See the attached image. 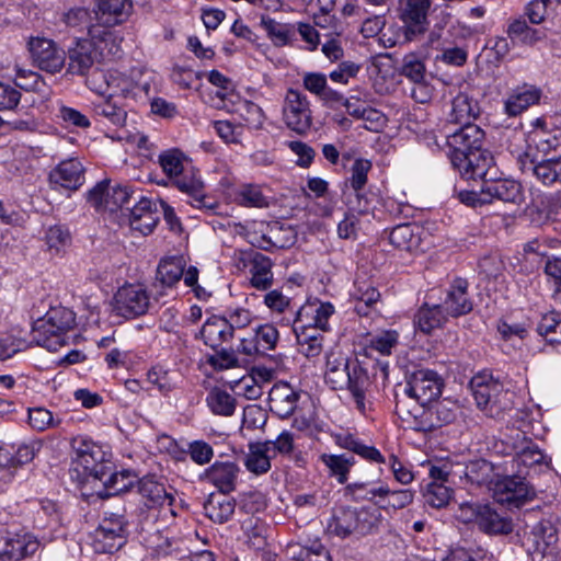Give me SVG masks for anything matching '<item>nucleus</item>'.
<instances>
[{"label": "nucleus", "instance_id": "nucleus-1", "mask_svg": "<svg viewBox=\"0 0 561 561\" xmlns=\"http://www.w3.org/2000/svg\"><path fill=\"white\" fill-rule=\"evenodd\" d=\"M324 380L334 390H347L354 408L367 415L374 407V382L360 363L350 359L341 352L327 355Z\"/></svg>", "mask_w": 561, "mask_h": 561}, {"label": "nucleus", "instance_id": "nucleus-2", "mask_svg": "<svg viewBox=\"0 0 561 561\" xmlns=\"http://www.w3.org/2000/svg\"><path fill=\"white\" fill-rule=\"evenodd\" d=\"M548 142L539 134L528 136L526 148L517 157L523 173L535 175L542 184L551 185L561 182V156L539 161V152H543Z\"/></svg>", "mask_w": 561, "mask_h": 561}, {"label": "nucleus", "instance_id": "nucleus-3", "mask_svg": "<svg viewBox=\"0 0 561 561\" xmlns=\"http://www.w3.org/2000/svg\"><path fill=\"white\" fill-rule=\"evenodd\" d=\"M380 514L369 507H339L328 523V531L339 538L366 536L377 529Z\"/></svg>", "mask_w": 561, "mask_h": 561}, {"label": "nucleus", "instance_id": "nucleus-4", "mask_svg": "<svg viewBox=\"0 0 561 561\" xmlns=\"http://www.w3.org/2000/svg\"><path fill=\"white\" fill-rule=\"evenodd\" d=\"M76 323L75 313L66 307H53L34 324V339L37 344L55 352L66 343V333Z\"/></svg>", "mask_w": 561, "mask_h": 561}, {"label": "nucleus", "instance_id": "nucleus-5", "mask_svg": "<svg viewBox=\"0 0 561 561\" xmlns=\"http://www.w3.org/2000/svg\"><path fill=\"white\" fill-rule=\"evenodd\" d=\"M75 449L72 461L73 470L84 479H104L111 469V461L106 459L105 451L101 446L85 437H75L71 442Z\"/></svg>", "mask_w": 561, "mask_h": 561}, {"label": "nucleus", "instance_id": "nucleus-6", "mask_svg": "<svg viewBox=\"0 0 561 561\" xmlns=\"http://www.w3.org/2000/svg\"><path fill=\"white\" fill-rule=\"evenodd\" d=\"M473 398L479 409L491 417H499L507 409V392L503 385L493 378L491 374L480 373L470 381Z\"/></svg>", "mask_w": 561, "mask_h": 561}, {"label": "nucleus", "instance_id": "nucleus-7", "mask_svg": "<svg viewBox=\"0 0 561 561\" xmlns=\"http://www.w3.org/2000/svg\"><path fill=\"white\" fill-rule=\"evenodd\" d=\"M152 307L151 295L145 284L126 283L113 297V309L117 316L135 319L149 312Z\"/></svg>", "mask_w": 561, "mask_h": 561}, {"label": "nucleus", "instance_id": "nucleus-8", "mask_svg": "<svg viewBox=\"0 0 561 561\" xmlns=\"http://www.w3.org/2000/svg\"><path fill=\"white\" fill-rule=\"evenodd\" d=\"M126 520L123 515L104 517L91 534V547L96 553H113L126 542Z\"/></svg>", "mask_w": 561, "mask_h": 561}, {"label": "nucleus", "instance_id": "nucleus-9", "mask_svg": "<svg viewBox=\"0 0 561 561\" xmlns=\"http://www.w3.org/2000/svg\"><path fill=\"white\" fill-rule=\"evenodd\" d=\"M285 125L298 135H305L312 126V112L308 98L299 90L288 89L283 104Z\"/></svg>", "mask_w": 561, "mask_h": 561}, {"label": "nucleus", "instance_id": "nucleus-10", "mask_svg": "<svg viewBox=\"0 0 561 561\" xmlns=\"http://www.w3.org/2000/svg\"><path fill=\"white\" fill-rule=\"evenodd\" d=\"M443 388V381L437 373L430 369H419L407 380L403 396L414 400L421 408L436 400Z\"/></svg>", "mask_w": 561, "mask_h": 561}, {"label": "nucleus", "instance_id": "nucleus-11", "mask_svg": "<svg viewBox=\"0 0 561 561\" xmlns=\"http://www.w3.org/2000/svg\"><path fill=\"white\" fill-rule=\"evenodd\" d=\"M491 491L497 503L508 507H520L535 495L526 478L520 474L496 478Z\"/></svg>", "mask_w": 561, "mask_h": 561}, {"label": "nucleus", "instance_id": "nucleus-12", "mask_svg": "<svg viewBox=\"0 0 561 561\" xmlns=\"http://www.w3.org/2000/svg\"><path fill=\"white\" fill-rule=\"evenodd\" d=\"M238 267L249 268L250 285L257 290H267L273 285V262L257 251L240 252Z\"/></svg>", "mask_w": 561, "mask_h": 561}, {"label": "nucleus", "instance_id": "nucleus-13", "mask_svg": "<svg viewBox=\"0 0 561 561\" xmlns=\"http://www.w3.org/2000/svg\"><path fill=\"white\" fill-rule=\"evenodd\" d=\"M33 62L49 73L59 72L65 66V51L56 43L45 37H34L28 42Z\"/></svg>", "mask_w": 561, "mask_h": 561}, {"label": "nucleus", "instance_id": "nucleus-14", "mask_svg": "<svg viewBox=\"0 0 561 561\" xmlns=\"http://www.w3.org/2000/svg\"><path fill=\"white\" fill-rule=\"evenodd\" d=\"M453 167L467 180H488V173L493 165V157L486 150L477 149L465 154L450 156Z\"/></svg>", "mask_w": 561, "mask_h": 561}, {"label": "nucleus", "instance_id": "nucleus-15", "mask_svg": "<svg viewBox=\"0 0 561 561\" xmlns=\"http://www.w3.org/2000/svg\"><path fill=\"white\" fill-rule=\"evenodd\" d=\"M88 43L92 44L94 54L99 60L112 59L119 56L122 37L111 27L95 24L89 28Z\"/></svg>", "mask_w": 561, "mask_h": 561}, {"label": "nucleus", "instance_id": "nucleus-16", "mask_svg": "<svg viewBox=\"0 0 561 561\" xmlns=\"http://www.w3.org/2000/svg\"><path fill=\"white\" fill-rule=\"evenodd\" d=\"M38 547V540L28 533L8 534L0 540V560L21 561L33 556Z\"/></svg>", "mask_w": 561, "mask_h": 561}, {"label": "nucleus", "instance_id": "nucleus-17", "mask_svg": "<svg viewBox=\"0 0 561 561\" xmlns=\"http://www.w3.org/2000/svg\"><path fill=\"white\" fill-rule=\"evenodd\" d=\"M457 405L448 400L436 402L433 407L422 410L421 420L414 415L416 431L428 432L442 427L456 420Z\"/></svg>", "mask_w": 561, "mask_h": 561}, {"label": "nucleus", "instance_id": "nucleus-18", "mask_svg": "<svg viewBox=\"0 0 561 561\" xmlns=\"http://www.w3.org/2000/svg\"><path fill=\"white\" fill-rule=\"evenodd\" d=\"M240 473L239 466L233 461H216L201 476L203 481L213 484L220 493L229 494L237 488Z\"/></svg>", "mask_w": 561, "mask_h": 561}, {"label": "nucleus", "instance_id": "nucleus-19", "mask_svg": "<svg viewBox=\"0 0 561 561\" xmlns=\"http://www.w3.org/2000/svg\"><path fill=\"white\" fill-rule=\"evenodd\" d=\"M137 77L135 78L133 73L127 76L115 70V76L112 78L111 96L133 100L135 102L146 99L150 91V83L140 73H137Z\"/></svg>", "mask_w": 561, "mask_h": 561}, {"label": "nucleus", "instance_id": "nucleus-20", "mask_svg": "<svg viewBox=\"0 0 561 561\" xmlns=\"http://www.w3.org/2000/svg\"><path fill=\"white\" fill-rule=\"evenodd\" d=\"M335 309L331 302L309 300L294 313V322L314 327L323 332L329 330V319Z\"/></svg>", "mask_w": 561, "mask_h": 561}, {"label": "nucleus", "instance_id": "nucleus-21", "mask_svg": "<svg viewBox=\"0 0 561 561\" xmlns=\"http://www.w3.org/2000/svg\"><path fill=\"white\" fill-rule=\"evenodd\" d=\"M488 203L500 201L514 205H520L524 199L523 186L519 182L511 179H488L483 183Z\"/></svg>", "mask_w": 561, "mask_h": 561}, {"label": "nucleus", "instance_id": "nucleus-22", "mask_svg": "<svg viewBox=\"0 0 561 561\" xmlns=\"http://www.w3.org/2000/svg\"><path fill=\"white\" fill-rule=\"evenodd\" d=\"M448 136V145L451 148L450 156L465 154L480 149L484 139V131L476 124L466 123Z\"/></svg>", "mask_w": 561, "mask_h": 561}, {"label": "nucleus", "instance_id": "nucleus-23", "mask_svg": "<svg viewBox=\"0 0 561 561\" xmlns=\"http://www.w3.org/2000/svg\"><path fill=\"white\" fill-rule=\"evenodd\" d=\"M304 88L316 95L324 106L337 108L343 101V94L328 85L327 76L321 72H306L302 76Z\"/></svg>", "mask_w": 561, "mask_h": 561}, {"label": "nucleus", "instance_id": "nucleus-24", "mask_svg": "<svg viewBox=\"0 0 561 561\" xmlns=\"http://www.w3.org/2000/svg\"><path fill=\"white\" fill-rule=\"evenodd\" d=\"M51 184L76 191L84 183V168L77 159L61 161L49 174Z\"/></svg>", "mask_w": 561, "mask_h": 561}, {"label": "nucleus", "instance_id": "nucleus-25", "mask_svg": "<svg viewBox=\"0 0 561 561\" xmlns=\"http://www.w3.org/2000/svg\"><path fill=\"white\" fill-rule=\"evenodd\" d=\"M159 221L157 205L147 197H141L130 209L129 225L133 230L146 236L153 231Z\"/></svg>", "mask_w": 561, "mask_h": 561}, {"label": "nucleus", "instance_id": "nucleus-26", "mask_svg": "<svg viewBox=\"0 0 561 561\" xmlns=\"http://www.w3.org/2000/svg\"><path fill=\"white\" fill-rule=\"evenodd\" d=\"M201 337L204 343L213 350L230 343L233 339L231 324L228 319L213 316L206 320L201 329Z\"/></svg>", "mask_w": 561, "mask_h": 561}, {"label": "nucleus", "instance_id": "nucleus-27", "mask_svg": "<svg viewBox=\"0 0 561 561\" xmlns=\"http://www.w3.org/2000/svg\"><path fill=\"white\" fill-rule=\"evenodd\" d=\"M138 493L146 500L145 504L149 507L171 506L174 502V495L171 488L158 481L152 476H146L137 482Z\"/></svg>", "mask_w": 561, "mask_h": 561}, {"label": "nucleus", "instance_id": "nucleus-28", "mask_svg": "<svg viewBox=\"0 0 561 561\" xmlns=\"http://www.w3.org/2000/svg\"><path fill=\"white\" fill-rule=\"evenodd\" d=\"M541 92L531 84L518 85L512 90L504 102V112L511 117L517 116L526 111L529 106L536 104L540 100Z\"/></svg>", "mask_w": 561, "mask_h": 561}, {"label": "nucleus", "instance_id": "nucleus-29", "mask_svg": "<svg viewBox=\"0 0 561 561\" xmlns=\"http://www.w3.org/2000/svg\"><path fill=\"white\" fill-rule=\"evenodd\" d=\"M467 288L468 283L462 278L456 279L450 286L440 305L448 317H459L472 310V301L468 297Z\"/></svg>", "mask_w": 561, "mask_h": 561}, {"label": "nucleus", "instance_id": "nucleus-30", "mask_svg": "<svg viewBox=\"0 0 561 561\" xmlns=\"http://www.w3.org/2000/svg\"><path fill=\"white\" fill-rule=\"evenodd\" d=\"M291 325L296 335L298 351L308 358L320 355L323 348V331L294 321Z\"/></svg>", "mask_w": 561, "mask_h": 561}, {"label": "nucleus", "instance_id": "nucleus-31", "mask_svg": "<svg viewBox=\"0 0 561 561\" xmlns=\"http://www.w3.org/2000/svg\"><path fill=\"white\" fill-rule=\"evenodd\" d=\"M68 71L73 75L84 76L95 61H100L94 54L92 44L85 38L78 39L68 51Z\"/></svg>", "mask_w": 561, "mask_h": 561}, {"label": "nucleus", "instance_id": "nucleus-32", "mask_svg": "<svg viewBox=\"0 0 561 561\" xmlns=\"http://www.w3.org/2000/svg\"><path fill=\"white\" fill-rule=\"evenodd\" d=\"M299 394L288 383L274 385L270 391V408L279 417L293 414L297 407Z\"/></svg>", "mask_w": 561, "mask_h": 561}, {"label": "nucleus", "instance_id": "nucleus-33", "mask_svg": "<svg viewBox=\"0 0 561 561\" xmlns=\"http://www.w3.org/2000/svg\"><path fill=\"white\" fill-rule=\"evenodd\" d=\"M371 167L373 165L369 160L359 158L354 161L351 169L352 176L350 179V183L352 188L355 191L357 206L354 205L353 201H350V208L358 214H366L369 210L368 202L359 194V191L366 185L367 175L371 170Z\"/></svg>", "mask_w": 561, "mask_h": 561}, {"label": "nucleus", "instance_id": "nucleus-34", "mask_svg": "<svg viewBox=\"0 0 561 561\" xmlns=\"http://www.w3.org/2000/svg\"><path fill=\"white\" fill-rule=\"evenodd\" d=\"M126 104L119 103L114 96L100 98L92 102L95 116L106 119L115 126H123L127 118Z\"/></svg>", "mask_w": 561, "mask_h": 561}, {"label": "nucleus", "instance_id": "nucleus-35", "mask_svg": "<svg viewBox=\"0 0 561 561\" xmlns=\"http://www.w3.org/2000/svg\"><path fill=\"white\" fill-rule=\"evenodd\" d=\"M421 231L422 229L419 226L402 224L390 231L389 241L399 250L412 252L421 245Z\"/></svg>", "mask_w": 561, "mask_h": 561}, {"label": "nucleus", "instance_id": "nucleus-36", "mask_svg": "<svg viewBox=\"0 0 561 561\" xmlns=\"http://www.w3.org/2000/svg\"><path fill=\"white\" fill-rule=\"evenodd\" d=\"M236 510V501L227 494H211L204 504L205 515L215 523L228 522Z\"/></svg>", "mask_w": 561, "mask_h": 561}, {"label": "nucleus", "instance_id": "nucleus-37", "mask_svg": "<svg viewBox=\"0 0 561 561\" xmlns=\"http://www.w3.org/2000/svg\"><path fill=\"white\" fill-rule=\"evenodd\" d=\"M480 113L478 102L467 92L460 91L451 102L450 121L456 124L470 123Z\"/></svg>", "mask_w": 561, "mask_h": 561}, {"label": "nucleus", "instance_id": "nucleus-38", "mask_svg": "<svg viewBox=\"0 0 561 561\" xmlns=\"http://www.w3.org/2000/svg\"><path fill=\"white\" fill-rule=\"evenodd\" d=\"M335 442L341 448L348 449L367 461L376 463H383L386 461L376 447L364 444L351 433L336 435Z\"/></svg>", "mask_w": 561, "mask_h": 561}, {"label": "nucleus", "instance_id": "nucleus-39", "mask_svg": "<svg viewBox=\"0 0 561 561\" xmlns=\"http://www.w3.org/2000/svg\"><path fill=\"white\" fill-rule=\"evenodd\" d=\"M185 268L182 256H168L162 259L157 267L156 280L164 287H173L180 282Z\"/></svg>", "mask_w": 561, "mask_h": 561}, {"label": "nucleus", "instance_id": "nucleus-40", "mask_svg": "<svg viewBox=\"0 0 561 561\" xmlns=\"http://www.w3.org/2000/svg\"><path fill=\"white\" fill-rule=\"evenodd\" d=\"M174 184L180 191L190 195L196 202L197 207L213 208L205 202L204 184L195 170H184L180 176L174 179Z\"/></svg>", "mask_w": 561, "mask_h": 561}, {"label": "nucleus", "instance_id": "nucleus-41", "mask_svg": "<svg viewBox=\"0 0 561 561\" xmlns=\"http://www.w3.org/2000/svg\"><path fill=\"white\" fill-rule=\"evenodd\" d=\"M447 314L440 305H423L415 314V324L426 334L440 328L447 320Z\"/></svg>", "mask_w": 561, "mask_h": 561}, {"label": "nucleus", "instance_id": "nucleus-42", "mask_svg": "<svg viewBox=\"0 0 561 561\" xmlns=\"http://www.w3.org/2000/svg\"><path fill=\"white\" fill-rule=\"evenodd\" d=\"M99 20L105 24H118L129 14L131 3L128 0H99Z\"/></svg>", "mask_w": 561, "mask_h": 561}, {"label": "nucleus", "instance_id": "nucleus-43", "mask_svg": "<svg viewBox=\"0 0 561 561\" xmlns=\"http://www.w3.org/2000/svg\"><path fill=\"white\" fill-rule=\"evenodd\" d=\"M272 454L264 443H255L249 445V454L245 458V468L254 473L262 474L271 469Z\"/></svg>", "mask_w": 561, "mask_h": 561}, {"label": "nucleus", "instance_id": "nucleus-44", "mask_svg": "<svg viewBox=\"0 0 561 561\" xmlns=\"http://www.w3.org/2000/svg\"><path fill=\"white\" fill-rule=\"evenodd\" d=\"M320 460L329 469L330 477L335 478L340 484L346 483L351 468L355 463L354 457L345 455L322 454Z\"/></svg>", "mask_w": 561, "mask_h": 561}, {"label": "nucleus", "instance_id": "nucleus-45", "mask_svg": "<svg viewBox=\"0 0 561 561\" xmlns=\"http://www.w3.org/2000/svg\"><path fill=\"white\" fill-rule=\"evenodd\" d=\"M542 451L533 444L527 442L525 446L515 451V456L512 459V466L517 469L518 474L524 476L527 470L536 465H540L543 461Z\"/></svg>", "mask_w": 561, "mask_h": 561}, {"label": "nucleus", "instance_id": "nucleus-46", "mask_svg": "<svg viewBox=\"0 0 561 561\" xmlns=\"http://www.w3.org/2000/svg\"><path fill=\"white\" fill-rule=\"evenodd\" d=\"M478 526L488 534H510L513 530L511 519L500 516L489 505H483Z\"/></svg>", "mask_w": 561, "mask_h": 561}, {"label": "nucleus", "instance_id": "nucleus-47", "mask_svg": "<svg viewBox=\"0 0 561 561\" xmlns=\"http://www.w3.org/2000/svg\"><path fill=\"white\" fill-rule=\"evenodd\" d=\"M270 234H263L260 240H252V244L262 248L264 250H270L272 248H287L294 243V234L291 229H283V227L275 224L270 228Z\"/></svg>", "mask_w": 561, "mask_h": 561}, {"label": "nucleus", "instance_id": "nucleus-48", "mask_svg": "<svg viewBox=\"0 0 561 561\" xmlns=\"http://www.w3.org/2000/svg\"><path fill=\"white\" fill-rule=\"evenodd\" d=\"M467 478L478 485H486L490 490L499 476L494 472V467L491 462L479 459L470 462L467 467Z\"/></svg>", "mask_w": 561, "mask_h": 561}, {"label": "nucleus", "instance_id": "nucleus-49", "mask_svg": "<svg viewBox=\"0 0 561 561\" xmlns=\"http://www.w3.org/2000/svg\"><path fill=\"white\" fill-rule=\"evenodd\" d=\"M98 481L103 484L105 496H112L128 491L134 483V477L129 471H113V465L111 463L106 477L98 479Z\"/></svg>", "mask_w": 561, "mask_h": 561}, {"label": "nucleus", "instance_id": "nucleus-50", "mask_svg": "<svg viewBox=\"0 0 561 561\" xmlns=\"http://www.w3.org/2000/svg\"><path fill=\"white\" fill-rule=\"evenodd\" d=\"M207 405L213 413L230 416L236 410V399L227 391L215 388L207 396Z\"/></svg>", "mask_w": 561, "mask_h": 561}, {"label": "nucleus", "instance_id": "nucleus-51", "mask_svg": "<svg viewBox=\"0 0 561 561\" xmlns=\"http://www.w3.org/2000/svg\"><path fill=\"white\" fill-rule=\"evenodd\" d=\"M159 164L170 179H176L184 172L185 156L179 149H169L159 154Z\"/></svg>", "mask_w": 561, "mask_h": 561}, {"label": "nucleus", "instance_id": "nucleus-52", "mask_svg": "<svg viewBox=\"0 0 561 561\" xmlns=\"http://www.w3.org/2000/svg\"><path fill=\"white\" fill-rule=\"evenodd\" d=\"M352 296L358 301L355 306L357 313L366 316L367 309L378 301L380 294L373 285L356 280Z\"/></svg>", "mask_w": 561, "mask_h": 561}, {"label": "nucleus", "instance_id": "nucleus-53", "mask_svg": "<svg viewBox=\"0 0 561 561\" xmlns=\"http://www.w3.org/2000/svg\"><path fill=\"white\" fill-rule=\"evenodd\" d=\"M538 542H548V546L559 545L557 528L550 520L543 519L537 523L527 536L525 546L539 545Z\"/></svg>", "mask_w": 561, "mask_h": 561}, {"label": "nucleus", "instance_id": "nucleus-54", "mask_svg": "<svg viewBox=\"0 0 561 561\" xmlns=\"http://www.w3.org/2000/svg\"><path fill=\"white\" fill-rule=\"evenodd\" d=\"M147 380L164 396L173 391L178 386V375L159 366L152 367L147 373Z\"/></svg>", "mask_w": 561, "mask_h": 561}, {"label": "nucleus", "instance_id": "nucleus-55", "mask_svg": "<svg viewBox=\"0 0 561 561\" xmlns=\"http://www.w3.org/2000/svg\"><path fill=\"white\" fill-rule=\"evenodd\" d=\"M453 495V490L442 482L432 481L428 483L425 492V503L435 508H442L446 506Z\"/></svg>", "mask_w": 561, "mask_h": 561}, {"label": "nucleus", "instance_id": "nucleus-56", "mask_svg": "<svg viewBox=\"0 0 561 561\" xmlns=\"http://www.w3.org/2000/svg\"><path fill=\"white\" fill-rule=\"evenodd\" d=\"M261 26L276 46H284L289 42L291 30L287 24L279 23L268 16H262Z\"/></svg>", "mask_w": 561, "mask_h": 561}, {"label": "nucleus", "instance_id": "nucleus-57", "mask_svg": "<svg viewBox=\"0 0 561 561\" xmlns=\"http://www.w3.org/2000/svg\"><path fill=\"white\" fill-rule=\"evenodd\" d=\"M115 76V70H94L87 79V85L90 90L94 91L101 98L111 96L112 92V78Z\"/></svg>", "mask_w": 561, "mask_h": 561}, {"label": "nucleus", "instance_id": "nucleus-58", "mask_svg": "<svg viewBox=\"0 0 561 561\" xmlns=\"http://www.w3.org/2000/svg\"><path fill=\"white\" fill-rule=\"evenodd\" d=\"M537 331L551 344L561 343V319L557 313L545 314L538 323Z\"/></svg>", "mask_w": 561, "mask_h": 561}, {"label": "nucleus", "instance_id": "nucleus-59", "mask_svg": "<svg viewBox=\"0 0 561 561\" xmlns=\"http://www.w3.org/2000/svg\"><path fill=\"white\" fill-rule=\"evenodd\" d=\"M45 242L50 251L59 253L71 243L69 230L60 225L51 226L45 233Z\"/></svg>", "mask_w": 561, "mask_h": 561}, {"label": "nucleus", "instance_id": "nucleus-60", "mask_svg": "<svg viewBox=\"0 0 561 561\" xmlns=\"http://www.w3.org/2000/svg\"><path fill=\"white\" fill-rule=\"evenodd\" d=\"M507 34L512 39L524 44H534L540 38L539 31L530 27L525 20L516 19L507 27Z\"/></svg>", "mask_w": 561, "mask_h": 561}, {"label": "nucleus", "instance_id": "nucleus-61", "mask_svg": "<svg viewBox=\"0 0 561 561\" xmlns=\"http://www.w3.org/2000/svg\"><path fill=\"white\" fill-rule=\"evenodd\" d=\"M237 113L249 127L257 129L263 126L265 116L257 104L244 100L238 105Z\"/></svg>", "mask_w": 561, "mask_h": 561}, {"label": "nucleus", "instance_id": "nucleus-62", "mask_svg": "<svg viewBox=\"0 0 561 561\" xmlns=\"http://www.w3.org/2000/svg\"><path fill=\"white\" fill-rule=\"evenodd\" d=\"M28 424L35 431L44 432L50 427L58 426L60 424V420H55L49 410L37 407L28 409Z\"/></svg>", "mask_w": 561, "mask_h": 561}, {"label": "nucleus", "instance_id": "nucleus-63", "mask_svg": "<svg viewBox=\"0 0 561 561\" xmlns=\"http://www.w3.org/2000/svg\"><path fill=\"white\" fill-rule=\"evenodd\" d=\"M254 334L256 336V343L260 345L263 354L276 348L279 340V333L274 324H261L254 330Z\"/></svg>", "mask_w": 561, "mask_h": 561}, {"label": "nucleus", "instance_id": "nucleus-64", "mask_svg": "<svg viewBox=\"0 0 561 561\" xmlns=\"http://www.w3.org/2000/svg\"><path fill=\"white\" fill-rule=\"evenodd\" d=\"M187 454L194 463L204 466L211 461L214 448L207 442L197 439L187 445Z\"/></svg>", "mask_w": 561, "mask_h": 561}]
</instances>
